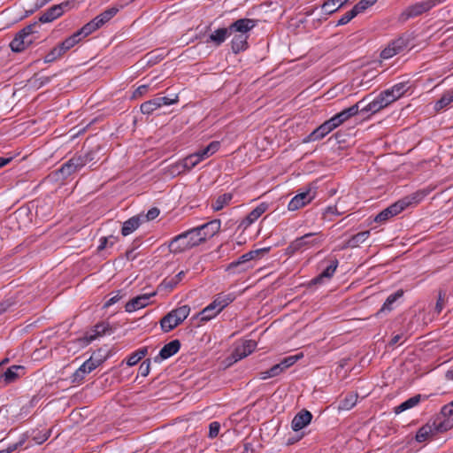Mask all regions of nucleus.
<instances>
[{"instance_id":"obj_1","label":"nucleus","mask_w":453,"mask_h":453,"mask_svg":"<svg viewBox=\"0 0 453 453\" xmlns=\"http://www.w3.org/2000/svg\"><path fill=\"white\" fill-rule=\"evenodd\" d=\"M426 194L425 191H419L402 200H399L377 214L374 220L376 222H384L388 219L399 214L409 205L419 203L426 196Z\"/></svg>"},{"instance_id":"obj_2","label":"nucleus","mask_w":453,"mask_h":453,"mask_svg":"<svg viewBox=\"0 0 453 453\" xmlns=\"http://www.w3.org/2000/svg\"><path fill=\"white\" fill-rule=\"evenodd\" d=\"M199 244H201V239L198 238V234L193 227L173 237L170 241L168 248L171 253L179 254Z\"/></svg>"},{"instance_id":"obj_3","label":"nucleus","mask_w":453,"mask_h":453,"mask_svg":"<svg viewBox=\"0 0 453 453\" xmlns=\"http://www.w3.org/2000/svg\"><path fill=\"white\" fill-rule=\"evenodd\" d=\"M92 159L93 157L89 153L76 154L68 161L64 163L61 167L55 172V175L58 176V179L61 178L62 180H65L74 173L80 171L88 163L92 161Z\"/></svg>"},{"instance_id":"obj_4","label":"nucleus","mask_w":453,"mask_h":453,"mask_svg":"<svg viewBox=\"0 0 453 453\" xmlns=\"http://www.w3.org/2000/svg\"><path fill=\"white\" fill-rule=\"evenodd\" d=\"M190 307L182 305L167 313L160 321L161 328L164 332L168 333L181 324L189 315Z\"/></svg>"},{"instance_id":"obj_5","label":"nucleus","mask_w":453,"mask_h":453,"mask_svg":"<svg viewBox=\"0 0 453 453\" xmlns=\"http://www.w3.org/2000/svg\"><path fill=\"white\" fill-rule=\"evenodd\" d=\"M38 27V23L34 22L20 30L10 43L12 50L20 52L28 47L35 40V36L33 35L37 33L36 28Z\"/></svg>"},{"instance_id":"obj_6","label":"nucleus","mask_w":453,"mask_h":453,"mask_svg":"<svg viewBox=\"0 0 453 453\" xmlns=\"http://www.w3.org/2000/svg\"><path fill=\"white\" fill-rule=\"evenodd\" d=\"M104 360V358H103L99 354L94 353L73 372L72 381L74 383L82 382L85 376L98 367Z\"/></svg>"},{"instance_id":"obj_7","label":"nucleus","mask_w":453,"mask_h":453,"mask_svg":"<svg viewBox=\"0 0 453 453\" xmlns=\"http://www.w3.org/2000/svg\"><path fill=\"white\" fill-rule=\"evenodd\" d=\"M410 45V40L407 36L402 35L389 42L388 45L381 50L380 58L382 59H389L393 57L403 53Z\"/></svg>"},{"instance_id":"obj_8","label":"nucleus","mask_w":453,"mask_h":453,"mask_svg":"<svg viewBox=\"0 0 453 453\" xmlns=\"http://www.w3.org/2000/svg\"><path fill=\"white\" fill-rule=\"evenodd\" d=\"M442 0H425L414 4H411L405 8L402 13L400 14V19L402 21H406L411 18L417 17L430 9L435 6L437 4L441 3Z\"/></svg>"},{"instance_id":"obj_9","label":"nucleus","mask_w":453,"mask_h":453,"mask_svg":"<svg viewBox=\"0 0 453 453\" xmlns=\"http://www.w3.org/2000/svg\"><path fill=\"white\" fill-rule=\"evenodd\" d=\"M316 188L312 186L306 187L303 191L297 193L288 203V210L297 211L309 204L316 197Z\"/></svg>"},{"instance_id":"obj_10","label":"nucleus","mask_w":453,"mask_h":453,"mask_svg":"<svg viewBox=\"0 0 453 453\" xmlns=\"http://www.w3.org/2000/svg\"><path fill=\"white\" fill-rule=\"evenodd\" d=\"M320 234L309 233L294 240L288 247L289 253H295L305 248L315 246L322 242Z\"/></svg>"},{"instance_id":"obj_11","label":"nucleus","mask_w":453,"mask_h":453,"mask_svg":"<svg viewBox=\"0 0 453 453\" xmlns=\"http://www.w3.org/2000/svg\"><path fill=\"white\" fill-rule=\"evenodd\" d=\"M442 431L443 426L441 423H436V421H429L418 430L415 440L418 442H426L434 439L439 433Z\"/></svg>"},{"instance_id":"obj_12","label":"nucleus","mask_w":453,"mask_h":453,"mask_svg":"<svg viewBox=\"0 0 453 453\" xmlns=\"http://www.w3.org/2000/svg\"><path fill=\"white\" fill-rule=\"evenodd\" d=\"M393 102L390 97L388 96L386 91L380 92L372 102H370L367 105L361 108V112H371L372 114L379 112L382 109L386 108Z\"/></svg>"},{"instance_id":"obj_13","label":"nucleus","mask_w":453,"mask_h":453,"mask_svg":"<svg viewBox=\"0 0 453 453\" xmlns=\"http://www.w3.org/2000/svg\"><path fill=\"white\" fill-rule=\"evenodd\" d=\"M221 222L219 219H214L199 226L194 227L201 243L207 239L213 237L220 229Z\"/></svg>"},{"instance_id":"obj_14","label":"nucleus","mask_w":453,"mask_h":453,"mask_svg":"<svg viewBox=\"0 0 453 453\" xmlns=\"http://www.w3.org/2000/svg\"><path fill=\"white\" fill-rule=\"evenodd\" d=\"M109 330L110 325L108 323L96 324L91 332L86 333L83 337L78 339L80 345L81 347L88 345L98 337L105 334Z\"/></svg>"},{"instance_id":"obj_15","label":"nucleus","mask_w":453,"mask_h":453,"mask_svg":"<svg viewBox=\"0 0 453 453\" xmlns=\"http://www.w3.org/2000/svg\"><path fill=\"white\" fill-rule=\"evenodd\" d=\"M268 205L265 203L258 204L253 209L238 225V228L245 231L253 223H255L267 210Z\"/></svg>"},{"instance_id":"obj_16","label":"nucleus","mask_w":453,"mask_h":453,"mask_svg":"<svg viewBox=\"0 0 453 453\" xmlns=\"http://www.w3.org/2000/svg\"><path fill=\"white\" fill-rule=\"evenodd\" d=\"M257 25V21L251 19H240L232 23L229 26V29L231 31V35L234 33L237 34H244V35H249V32L254 28Z\"/></svg>"},{"instance_id":"obj_17","label":"nucleus","mask_w":453,"mask_h":453,"mask_svg":"<svg viewBox=\"0 0 453 453\" xmlns=\"http://www.w3.org/2000/svg\"><path fill=\"white\" fill-rule=\"evenodd\" d=\"M155 293L151 294H143L138 296L132 298L129 302H127L125 305V311L127 312H133L142 308L146 307L150 303V299L151 296H154Z\"/></svg>"},{"instance_id":"obj_18","label":"nucleus","mask_w":453,"mask_h":453,"mask_svg":"<svg viewBox=\"0 0 453 453\" xmlns=\"http://www.w3.org/2000/svg\"><path fill=\"white\" fill-rule=\"evenodd\" d=\"M67 6L68 3H62L50 7L41 15L39 21L41 23H48L55 20L64 13L65 8Z\"/></svg>"},{"instance_id":"obj_19","label":"nucleus","mask_w":453,"mask_h":453,"mask_svg":"<svg viewBox=\"0 0 453 453\" xmlns=\"http://www.w3.org/2000/svg\"><path fill=\"white\" fill-rule=\"evenodd\" d=\"M257 347V342L252 340L245 341L242 345L235 348L233 352L234 361H239L251 354Z\"/></svg>"},{"instance_id":"obj_20","label":"nucleus","mask_w":453,"mask_h":453,"mask_svg":"<svg viewBox=\"0 0 453 453\" xmlns=\"http://www.w3.org/2000/svg\"><path fill=\"white\" fill-rule=\"evenodd\" d=\"M312 415L309 411L303 410L298 412L291 422V426L294 431H299L305 427L311 421Z\"/></svg>"},{"instance_id":"obj_21","label":"nucleus","mask_w":453,"mask_h":453,"mask_svg":"<svg viewBox=\"0 0 453 453\" xmlns=\"http://www.w3.org/2000/svg\"><path fill=\"white\" fill-rule=\"evenodd\" d=\"M268 250H269L268 248H265V249H259V250H251L250 252H247V253L243 254L242 256H241L236 261H233L229 265L228 268L234 269L239 265H245L248 262L258 257L260 254L266 253Z\"/></svg>"},{"instance_id":"obj_22","label":"nucleus","mask_w":453,"mask_h":453,"mask_svg":"<svg viewBox=\"0 0 453 453\" xmlns=\"http://www.w3.org/2000/svg\"><path fill=\"white\" fill-rule=\"evenodd\" d=\"M299 358H300V356H298V355L289 356V357L283 358L279 364H276L271 367V372H272L273 375H276V376L280 375L286 369L292 366Z\"/></svg>"},{"instance_id":"obj_23","label":"nucleus","mask_w":453,"mask_h":453,"mask_svg":"<svg viewBox=\"0 0 453 453\" xmlns=\"http://www.w3.org/2000/svg\"><path fill=\"white\" fill-rule=\"evenodd\" d=\"M233 38L231 41V48L233 52L239 53L241 51H244L248 48V39L249 35H244V34H233Z\"/></svg>"},{"instance_id":"obj_24","label":"nucleus","mask_w":453,"mask_h":453,"mask_svg":"<svg viewBox=\"0 0 453 453\" xmlns=\"http://www.w3.org/2000/svg\"><path fill=\"white\" fill-rule=\"evenodd\" d=\"M409 89L408 82H399L395 84L388 89H386V93L390 97L392 102H395L397 99L402 97L406 91Z\"/></svg>"},{"instance_id":"obj_25","label":"nucleus","mask_w":453,"mask_h":453,"mask_svg":"<svg viewBox=\"0 0 453 453\" xmlns=\"http://www.w3.org/2000/svg\"><path fill=\"white\" fill-rule=\"evenodd\" d=\"M230 35L231 31L229 27L219 28L210 35L208 42H212L215 46H219Z\"/></svg>"},{"instance_id":"obj_26","label":"nucleus","mask_w":453,"mask_h":453,"mask_svg":"<svg viewBox=\"0 0 453 453\" xmlns=\"http://www.w3.org/2000/svg\"><path fill=\"white\" fill-rule=\"evenodd\" d=\"M142 223V217H139L138 215L134 216L123 223V226L121 229V234L124 236H127L134 232L140 225Z\"/></svg>"},{"instance_id":"obj_27","label":"nucleus","mask_w":453,"mask_h":453,"mask_svg":"<svg viewBox=\"0 0 453 453\" xmlns=\"http://www.w3.org/2000/svg\"><path fill=\"white\" fill-rule=\"evenodd\" d=\"M332 131L333 130L328 125L327 121H325L309 134L305 142H314L320 140Z\"/></svg>"},{"instance_id":"obj_28","label":"nucleus","mask_w":453,"mask_h":453,"mask_svg":"<svg viewBox=\"0 0 453 453\" xmlns=\"http://www.w3.org/2000/svg\"><path fill=\"white\" fill-rule=\"evenodd\" d=\"M24 369L22 365H12L4 372L1 378L6 385L12 383L21 376L19 372H23Z\"/></svg>"},{"instance_id":"obj_29","label":"nucleus","mask_w":453,"mask_h":453,"mask_svg":"<svg viewBox=\"0 0 453 453\" xmlns=\"http://www.w3.org/2000/svg\"><path fill=\"white\" fill-rule=\"evenodd\" d=\"M370 236V231H363L357 233L349 238L342 247L341 250H344L347 248H357L360 243L365 242L367 238Z\"/></svg>"},{"instance_id":"obj_30","label":"nucleus","mask_w":453,"mask_h":453,"mask_svg":"<svg viewBox=\"0 0 453 453\" xmlns=\"http://www.w3.org/2000/svg\"><path fill=\"white\" fill-rule=\"evenodd\" d=\"M220 148V142L218 141H213L210 142L205 148L199 150L195 152L199 157L200 161H203L206 158L214 155Z\"/></svg>"},{"instance_id":"obj_31","label":"nucleus","mask_w":453,"mask_h":453,"mask_svg":"<svg viewBox=\"0 0 453 453\" xmlns=\"http://www.w3.org/2000/svg\"><path fill=\"white\" fill-rule=\"evenodd\" d=\"M180 348V342L179 340H173L165 344L159 351V357L162 359H167L176 354Z\"/></svg>"},{"instance_id":"obj_32","label":"nucleus","mask_w":453,"mask_h":453,"mask_svg":"<svg viewBox=\"0 0 453 453\" xmlns=\"http://www.w3.org/2000/svg\"><path fill=\"white\" fill-rule=\"evenodd\" d=\"M338 265H339V262L336 258L332 260L330 262V265H327L319 276H317L316 278H314L312 280V283L318 284V283L322 282L324 278H326V279L332 278L338 267Z\"/></svg>"},{"instance_id":"obj_33","label":"nucleus","mask_w":453,"mask_h":453,"mask_svg":"<svg viewBox=\"0 0 453 453\" xmlns=\"http://www.w3.org/2000/svg\"><path fill=\"white\" fill-rule=\"evenodd\" d=\"M453 103V89L443 93L441 97L434 103V109L435 111H441Z\"/></svg>"},{"instance_id":"obj_34","label":"nucleus","mask_w":453,"mask_h":453,"mask_svg":"<svg viewBox=\"0 0 453 453\" xmlns=\"http://www.w3.org/2000/svg\"><path fill=\"white\" fill-rule=\"evenodd\" d=\"M357 395L353 392L349 393L339 402L338 410L349 411L357 404Z\"/></svg>"},{"instance_id":"obj_35","label":"nucleus","mask_w":453,"mask_h":453,"mask_svg":"<svg viewBox=\"0 0 453 453\" xmlns=\"http://www.w3.org/2000/svg\"><path fill=\"white\" fill-rule=\"evenodd\" d=\"M234 300L233 294H219L212 302L218 311H221L225 307Z\"/></svg>"},{"instance_id":"obj_36","label":"nucleus","mask_w":453,"mask_h":453,"mask_svg":"<svg viewBox=\"0 0 453 453\" xmlns=\"http://www.w3.org/2000/svg\"><path fill=\"white\" fill-rule=\"evenodd\" d=\"M361 103H362V101H360V102L357 103L356 104H354L349 108H346L337 113V115H338L339 119H341V121L342 122V124L344 122H346L347 120H349L350 118L356 116L359 112V111L361 110L360 109Z\"/></svg>"},{"instance_id":"obj_37","label":"nucleus","mask_w":453,"mask_h":453,"mask_svg":"<svg viewBox=\"0 0 453 453\" xmlns=\"http://www.w3.org/2000/svg\"><path fill=\"white\" fill-rule=\"evenodd\" d=\"M232 193H225L219 197L211 203V208L213 211H218L222 210L225 206L228 205L233 199Z\"/></svg>"},{"instance_id":"obj_38","label":"nucleus","mask_w":453,"mask_h":453,"mask_svg":"<svg viewBox=\"0 0 453 453\" xmlns=\"http://www.w3.org/2000/svg\"><path fill=\"white\" fill-rule=\"evenodd\" d=\"M349 0H326L321 6L326 14H332Z\"/></svg>"},{"instance_id":"obj_39","label":"nucleus","mask_w":453,"mask_h":453,"mask_svg":"<svg viewBox=\"0 0 453 453\" xmlns=\"http://www.w3.org/2000/svg\"><path fill=\"white\" fill-rule=\"evenodd\" d=\"M419 402H420V395H414V396L407 399L406 401L403 402L398 406H396L395 408V413L399 414L403 411L411 409V408L415 407L417 404H418Z\"/></svg>"},{"instance_id":"obj_40","label":"nucleus","mask_w":453,"mask_h":453,"mask_svg":"<svg viewBox=\"0 0 453 453\" xmlns=\"http://www.w3.org/2000/svg\"><path fill=\"white\" fill-rule=\"evenodd\" d=\"M220 311H218L216 307L211 303L200 312L201 321H209L215 318Z\"/></svg>"},{"instance_id":"obj_41","label":"nucleus","mask_w":453,"mask_h":453,"mask_svg":"<svg viewBox=\"0 0 453 453\" xmlns=\"http://www.w3.org/2000/svg\"><path fill=\"white\" fill-rule=\"evenodd\" d=\"M158 108H160V106H159V103L157 100V97L144 102L140 106V110H141L142 113L147 114V115L153 113Z\"/></svg>"},{"instance_id":"obj_42","label":"nucleus","mask_w":453,"mask_h":453,"mask_svg":"<svg viewBox=\"0 0 453 453\" xmlns=\"http://www.w3.org/2000/svg\"><path fill=\"white\" fill-rule=\"evenodd\" d=\"M147 352L148 349L146 347L137 349L127 357V365L128 366L135 365L142 358L146 356Z\"/></svg>"},{"instance_id":"obj_43","label":"nucleus","mask_w":453,"mask_h":453,"mask_svg":"<svg viewBox=\"0 0 453 453\" xmlns=\"http://www.w3.org/2000/svg\"><path fill=\"white\" fill-rule=\"evenodd\" d=\"M81 38L78 36L76 33L73 34L71 36L67 37L65 41L59 43L60 47L65 53L73 47H74L77 43L81 42Z\"/></svg>"},{"instance_id":"obj_44","label":"nucleus","mask_w":453,"mask_h":453,"mask_svg":"<svg viewBox=\"0 0 453 453\" xmlns=\"http://www.w3.org/2000/svg\"><path fill=\"white\" fill-rule=\"evenodd\" d=\"M403 291L402 290H398L396 291L395 293L394 294H391L388 296V298L386 299L385 303H383L381 309H380V312H383L385 311H390L392 310V304L398 299L400 298L402 296H403Z\"/></svg>"},{"instance_id":"obj_45","label":"nucleus","mask_w":453,"mask_h":453,"mask_svg":"<svg viewBox=\"0 0 453 453\" xmlns=\"http://www.w3.org/2000/svg\"><path fill=\"white\" fill-rule=\"evenodd\" d=\"M65 54L64 50L60 47L59 44H58L56 47H54L45 57H44V62L45 63H51L60 57H62Z\"/></svg>"},{"instance_id":"obj_46","label":"nucleus","mask_w":453,"mask_h":453,"mask_svg":"<svg viewBox=\"0 0 453 453\" xmlns=\"http://www.w3.org/2000/svg\"><path fill=\"white\" fill-rule=\"evenodd\" d=\"M65 54L64 50L60 47L59 44H58L56 47H54L45 57H44V62L45 63H51L60 57H62Z\"/></svg>"},{"instance_id":"obj_47","label":"nucleus","mask_w":453,"mask_h":453,"mask_svg":"<svg viewBox=\"0 0 453 453\" xmlns=\"http://www.w3.org/2000/svg\"><path fill=\"white\" fill-rule=\"evenodd\" d=\"M65 54L64 50L60 47L59 44H58L56 47H54L45 57H44V62L45 63H51L60 57H62Z\"/></svg>"},{"instance_id":"obj_48","label":"nucleus","mask_w":453,"mask_h":453,"mask_svg":"<svg viewBox=\"0 0 453 453\" xmlns=\"http://www.w3.org/2000/svg\"><path fill=\"white\" fill-rule=\"evenodd\" d=\"M168 172L171 175L175 176V175H179V174H181V173H183L185 172H188V171L186 168L185 163L182 159V160H180V161L169 165Z\"/></svg>"},{"instance_id":"obj_49","label":"nucleus","mask_w":453,"mask_h":453,"mask_svg":"<svg viewBox=\"0 0 453 453\" xmlns=\"http://www.w3.org/2000/svg\"><path fill=\"white\" fill-rule=\"evenodd\" d=\"M183 161L188 171H190L191 169L196 167L199 163H201L199 157L196 153H192L187 156L186 157L183 158Z\"/></svg>"},{"instance_id":"obj_50","label":"nucleus","mask_w":453,"mask_h":453,"mask_svg":"<svg viewBox=\"0 0 453 453\" xmlns=\"http://www.w3.org/2000/svg\"><path fill=\"white\" fill-rule=\"evenodd\" d=\"M96 30V28L94 26V24L92 23V21H89L88 23L84 25L80 30H78L75 33L78 35V36L81 40L82 38H85L86 36L89 35Z\"/></svg>"},{"instance_id":"obj_51","label":"nucleus","mask_w":453,"mask_h":453,"mask_svg":"<svg viewBox=\"0 0 453 453\" xmlns=\"http://www.w3.org/2000/svg\"><path fill=\"white\" fill-rule=\"evenodd\" d=\"M50 430H47V429H44L42 431H34V434H33V440L37 443V444H42L45 441L48 440V438L50 437Z\"/></svg>"},{"instance_id":"obj_52","label":"nucleus","mask_w":453,"mask_h":453,"mask_svg":"<svg viewBox=\"0 0 453 453\" xmlns=\"http://www.w3.org/2000/svg\"><path fill=\"white\" fill-rule=\"evenodd\" d=\"M357 15V12L354 10V8H352L350 11L347 12L344 15L341 17V19L337 21L336 26H343L348 24Z\"/></svg>"},{"instance_id":"obj_53","label":"nucleus","mask_w":453,"mask_h":453,"mask_svg":"<svg viewBox=\"0 0 453 453\" xmlns=\"http://www.w3.org/2000/svg\"><path fill=\"white\" fill-rule=\"evenodd\" d=\"M119 12V9L116 7H111L105 10L104 12L100 13L98 16L102 19L103 22H108L111 18H113Z\"/></svg>"},{"instance_id":"obj_54","label":"nucleus","mask_w":453,"mask_h":453,"mask_svg":"<svg viewBox=\"0 0 453 453\" xmlns=\"http://www.w3.org/2000/svg\"><path fill=\"white\" fill-rule=\"evenodd\" d=\"M377 2V0H361L357 3L353 8L357 12V14L361 13L368 7L372 6Z\"/></svg>"},{"instance_id":"obj_55","label":"nucleus","mask_w":453,"mask_h":453,"mask_svg":"<svg viewBox=\"0 0 453 453\" xmlns=\"http://www.w3.org/2000/svg\"><path fill=\"white\" fill-rule=\"evenodd\" d=\"M159 212L160 211L157 208L153 207V208L150 209L146 214H139L138 216L142 217V223H143V222H146L149 220L155 219L159 215Z\"/></svg>"},{"instance_id":"obj_56","label":"nucleus","mask_w":453,"mask_h":453,"mask_svg":"<svg viewBox=\"0 0 453 453\" xmlns=\"http://www.w3.org/2000/svg\"><path fill=\"white\" fill-rule=\"evenodd\" d=\"M219 429H220V424L219 422H217V421L211 422L209 425V435L208 436L211 439L217 437L219 435Z\"/></svg>"},{"instance_id":"obj_57","label":"nucleus","mask_w":453,"mask_h":453,"mask_svg":"<svg viewBox=\"0 0 453 453\" xmlns=\"http://www.w3.org/2000/svg\"><path fill=\"white\" fill-rule=\"evenodd\" d=\"M150 371V362L149 359L143 361L139 367V373L142 377H146Z\"/></svg>"},{"instance_id":"obj_58","label":"nucleus","mask_w":453,"mask_h":453,"mask_svg":"<svg viewBox=\"0 0 453 453\" xmlns=\"http://www.w3.org/2000/svg\"><path fill=\"white\" fill-rule=\"evenodd\" d=\"M108 243H110V245L112 246L115 243V238L113 236L102 237L100 239V244L98 246V250H104V248H106Z\"/></svg>"},{"instance_id":"obj_59","label":"nucleus","mask_w":453,"mask_h":453,"mask_svg":"<svg viewBox=\"0 0 453 453\" xmlns=\"http://www.w3.org/2000/svg\"><path fill=\"white\" fill-rule=\"evenodd\" d=\"M177 282L174 281L173 278L171 279H165L163 282L161 283V287L167 290H172L177 286Z\"/></svg>"},{"instance_id":"obj_60","label":"nucleus","mask_w":453,"mask_h":453,"mask_svg":"<svg viewBox=\"0 0 453 453\" xmlns=\"http://www.w3.org/2000/svg\"><path fill=\"white\" fill-rule=\"evenodd\" d=\"M326 121H327L328 125L330 126V127L332 128V130H334L335 128H337L338 127H340L342 124V122L341 121V119H339L337 114L334 115L332 118H330Z\"/></svg>"},{"instance_id":"obj_61","label":"nucleus","mask_w":453,"mask_h":453,"mask_svg":"<svg viewBox=\"0 0 453 453\" xmlns=\"http://www.w3.org/2000/svg\"><path fill=\"white\" fill-rule=\"evenodd\" d=\"M157 100L159 103V106L161 107L163 105H172L175 104L178 101V96H176L174 99H171L166 96L157 97Z\"/></svg>"},{"instance_id":"obj_62","label":"nucleus","mask_w":453,"mask_h":453,"mask_svg":"<svg viewBox=\"0 0 453 453\" xmlns=\"http://www.w3.org/2000/svg\"><path fill=\"white\" fill-rule=\"evenodd\" d=\"M445 303V298L444 294L441 293L439 294L438 300L435 304V311L439 314L441 312Z\"/></svg>"},{"instance_id":"obj_63","label":"nucleus","mask_w":453,"mask_h":453,"mask_svg":"<svg viewBox=\"0 0 453 453\" xmlns=\"http://www.w3.org/2000/svg\"><path fill=\"white\" fill-rule=\"evenodd\" d=\"M343 211H339L337 204L333 206H328L325 209L323 215L326 217L329 214L333 215H341Z\"/></svg>"},{"instance_id":"obj_64","label":"nucleus","mask_w":453,"mask_h":453,"mask_svg":"<svg viewBox=\"0 0 453 453\" xmlns=\"http://www.w3.org/2000/svg\"><path fill=\"white\" fill-rule=\"evenodd\" d=\"M441 413L447 417H450L453 415V401L442 407Z\"/></svg>"}]
</instances>
